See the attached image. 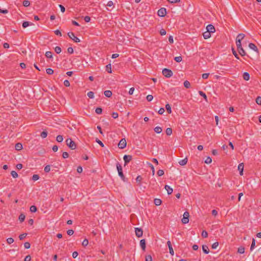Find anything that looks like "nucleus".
I'll list each match as a JSON object with an SVG mask.
<instances>
[{
    "mask_svg": "<svg viewBox=\"0 0 261 261\" xmlns=\"http://www.w3.org/2000/svg\"><path fill=\"white\" fill-rule=\"evenodd\" d=\"M116 167H117V169L118 170L119 176L121 177V178L122 179V180L123 181H125V178L123 173L122 168L121 165L119 163H118L116 164Z\"/></svg>",
    "mask_w": 261,
    "mask_h": 261,
    "instance_id": "1",
    "label": "nucleus"
},
{
    "mask_svg": "<svg viewBox=\"0 0 261 261\" xmlns=\"http://www.w3.org/2000/svg\"><path fill=\"white\" fill-rule=\"evenodd\" d=\"M66 145L71 149H75L76 147L75 143L70 138L66 139Z\"/></svg>",
    "mask_w": 261,
    "mask_h": 261,
    "instance_id": "2",
    "label": "nucleus"
},
{
    "mask_svg": "<svg viewBox=\"0 0 261 261\" xmlns=\"http://www.w3.org/2000/svg\"><path fill=\"white\" fill-rule=\"evenodd\" d=\"M162 73L165 77L168 78L170 77L173 75L172 71L170 69L167 68L163 69Z\"/></svg>",
    "mask_w": 261,
    "mask_h": 261,
    "instance_id": "3",
    "label": "nucleus"
},
{
    "mask_svg": "<svg viewBox=\"0 0 261 261\" xmlns=\"http://www.w3.org/2000/svg\"><path fill=\"white\" fill-rule=\"evenodd\" d=\"M189 213L188 212H185L183 215V218L181 220L183 224H187L189 221Z\"/></svg>",
    "mask_w": 261,
    "mask_h": 261,
    "instance_id": "4",
    "label": "nucleus"
},
{
    "mask_svg": "<svg viewBox=\"0 0 261 261\" xmlns=\"http://www.w3.org/2000/svg\"><path fill=\"white\" fill-rule=\"evenodd\" d=\"M67 35L71 39L74 41V42L77 43L80 41L79 38L76 37L73 33L69 32L67 33Z\"/></svg>",
    "mask_w": 261,
    "mask_h": 261,
    "instance_id": "5",
    "label": "nucleus"
},
{
    "mask_svg": "<svg viewBox=\"0 0 261 261\" xmlns=\"http://www.w3.org/2000/svg\"><path fill=\"white\" fill-rule=\"evenodd\" d=\"M118 147L120 149L124 148L126 146V141L124 138H123L120 140L118 143Z\"/></svg>",
    "mask_w": 261,
    "mask_h": 261,
    "instance_id": "6",
    "label": "nucleus"
},
{
    "mask_svg": "<svg viewBox=\"0 0 261 261\" xmlns=\"http://www.w3.org/2000/svg\"><path fill=\"white\" fill-rule=\"evenodd\" d=\"M166 13V9L165 8H161L158 11V15L160 17H164Z\"/></svg>",
    "mask_w": 261,
    "mask_h": 261,
    "instance_id": "7",
    "label": "nucleus"
},
{
    "mask_svg": "<svg viewBox=\"0 0 261 261\" xmlns=\"http://www.w3.org/2000/svg\"><path fill=\"white\" fill-rule=\"evenodd\" d=\"M132 159V156L130 155H124L123 160L124 161V165H127Z\"/></svg>",
    "mask_w": 261,
    "mask_h": 261,
    "instance_id": "8",
    "label": "nucleus"
},
{
    "mask_svg": "<svg viewBox=\"0 0 261 261\" xmlns=\"http://www.w3.org/2000/svg\"><path fill=\"white\" fill-rule=\"evenodd\" d=\"M136 235L137 237L140 238L143 236V230L140 228H135Z\"/></svg>",
    "mask_w": 261,
    "mask_h": 261,
    "instance_id": "9",
    "label": "nucleus"
},
{
    "mask_svg": "<svg viewBox=\"0 0 261 261\" xmlns=\"http://www.w3.org/2000/svg\"><path fill=\"white\" fill-rule=\"evenodd\" d=\"M206 30L207 31L209 32L210 33H214L215 32V28L214 26L212 24H208L206 27Z\"/></svg>",
    "mask_w": 261,
    "mask_h": 261,
    "instance_id": "10",
    "label": "nucleus"
},
{
    "mask_svg": "<svg viewBox=\"0 0 261 261\" xmlns=\"http://www.w3.org/2000/svg\"><path fill=\"white\" fill-rule=\"evenodd\" d=\"M167 244L168 246L169 249V253H170L171 255H174V251H173V249L172 248L171 242L170 241H168L167 242Z\"/></svg>",
    "mask_w": 261,
    "mask_h": 261,
    "instance_id": "11",
    "label": "nucleus"
},
{
    "mask_svg": "<svg viewBox=\"0 0 261 261\" xmlns=\"http://www.w3.org/2000/svg\"><path fill=\"white\" fill-rule=\"evenodd\" d=\"M249 47L250 49H253L256 53H258V48H257V46L254 43H249Z\"/></svg>",
    "mask_w": 261,
    "mask_h": 261,
    "instance_id": "12",
    "label": "nucleus"
},
{
    "mask_svg": "<svg viewBox=\"0 0 261 261\" xmlns=\"http://www.w3.org/2000/svg\"><path fill=\"white\" fill-rule=\"evenodd\" d=\"M238 170L240 171V174L241 175H243V169H244V164L243 163H240L239 164L238 167Z\"/></svg>",
    "mask_w": 261,
    "mask_h": 261,
    "instance_id": "13",
    "label": "nucleus"
},
{
    "mask_svg": "<svg viewBox=\"0 0 261 261\" xmlns=\"http://www.w3.org/2000/svg\"><path fill=\"white\" fill-rule=\"evenodd\" d=\"M140 246L143 251L145 250L146 249V242L145 239H142L140 242Z\"/></svg>",
    "mask_w": 261,
    "mask_h": 261,
    "instance_id": "14",
    "label": "nucleus"
},
{
    "mask_svg": "<svg viewBox=\"0 0 261 261\" xmlns=\"http://www.w3.org/2000/svg\"><path fill=\"white\" fill-rule=\"evenodd\" d=\"M165 189L167 191L168 195L171 194L173 192V189L171 188H170V186H169L168 185H166L165 186Z\"/></svg>",
    "mask_w": 261,
    "mask_h": 261,
    "instance_id": "15",
    "label": "nucleus"
},
{
    "mask_svg": "<svg viewBox=\"0 0 261 261\" xmlns=\"http://www.w3.org/2000/svg\"><path fill=\"white\" fill-rule=\"evenodd\" d=\"M15 148L16 150L19 151L22 149V145L20 143H17L15 144Z\"/></svg>",
    "mask_w": 261,
    "mask_h": 261,
    "instance_id": "16",
    "label": "nucleus"
},
{
    "mask_svg": "<svg viewBox=\"0 0 261 261\" xmlns=\"http://www.w3.org/2000/svg\"><path fill=\"white\" fill-rule=\"evenodd\" d=\"M33 25V23L32 22H30L29 21H23L22 26L23 28H26L29 25Z\"/></svg>",
    "mask_w": 261,
    "mask_h": 261,
    "instance_id": "17",
    "label": "nucleus"
},
{
    "mask_svg": "<svg viewBox=\"0 0 261 261\" xmlns=\"http://www.w3.org/2000/svg\"><path fill=\"white\" fill-rule=\"evenodd\" d=\"M238 52L239 54L242 56H244L246 55V53L243 48L242 47L238 48Z\"/></svg>",
    "mask_w": 261,
    "mask_h": 261,
    "instance_id": "18",
    "label": "nucleus"
},
{
    "mask_svg": "<svg viewBox=\"0 0 261 261\" xmlns=\"http://www.w3.org/2000/svg\"><path fill=\"white\" fill-rule=\"evenodd\" d=\"M211 33L208 31H206L205 32L203 33V36L204 38L205 39H207L210 38V37L211 36Z\"/></svg>",
    "mask_w": 261,
    "mask_h": 261,
    "instance_id": "19",
    "label": "nucleus"
},
{
    "mask_svg": "<svg viewBox=\"0 0 261 261\" xmlns=\"http://www.w3.org/2000/svg\"><path fill=\"white\" fill-rule=\"evenodd\" d=\"M202 251L204 253L208 254L210 251L208 246H207L206 245H203Z\"/></svg>",
    "mask_w": 261,
    "mask_h": 261,
    "instance_id": "20",
    "label": "nucleus"
},
{
    "mask_svg": "<svg viewBox=\"0 0 261 261\" xmlns=\"http://www.w3.org/2000/svg\"><path fill=\"white\" fill-rule=\"evenodd\" d=\"M187 162H188V159H187V158H186L184 159L181 160L180 161H179L178 163L180 165L184 166V165H185L187 163Z\"/></svg>",
    "mask_w": 261,
    "mask_h": 261,
    "instance_id": "21",
    "label": "nucleus"
},
{
    "mask_svg": "<svg viewBox=\"0 0 261 261\" xmlns=\"http://www.w3.org/2000/svg\"><path fill=\"white\" fill-rule=\"evenodd\" d=\"M104 94L107 97H111L112 95V92L110 90H106L104 92Z\"/></svg>",
    "mask_w": 261,
    "mask_h": 261,
    "instance_id": "22",
    "label": "nucleus"
},
{
    "mask_svg": "<svg viewBox=\"0 0 261 261\" xmlns=\"http://www.w3.org/2000/svg\"><path fill=\"white\" fill-rule=\"evenodd\" d=\"M243 79L245 81H248L250 79V75L248 72H244L243 73Z\"/></svg>",
    "mask_w": 261,
    "mask_h": 261,
    "instance_id": "23",
    "label": "nucleus"
},
{
    "mask_svg": "<svg viewBox=\"0 0 261 261\" xmlns=\"http://www.w3.org/2000/svg\"><path fill=\"white\" fill-rule=\"evenodd\" d=\"M154 203L156 205L159 206L161 204L162 200L160 199L155 198L154 200Z\"/></svg>",
    "mask_w": 261,
    "mask_h": 261,
    "instance_id": "24",
    "label": "nucleus"
},
{
    "mask_svg": "<svg viewBox=\"0 0 261 261\" xmlns=\"http://www.w3.org/2000/svg\"><path fill=\"white\" fill-rule=\"evenodd\" d=\"M136 180V181L137 182H138V185L139 186H141V181L142 180V177H141V176L138 175L137 177Z\"/></svg>",
    "mask_w": 261,
    "mask_h": 261,
    "instance_id": "25",
    "label": "nucleus"
},
{
    "mask_svg": "<svg viewBox=\"0 0 261 261\" xmlns=\"http://www.w3.org/2000/svg\"><path fill=\"white\" fill-rule=\"evenodd\" d=\"M25 218V215L23 214H21L19 216L18 219L20 222H22L23 221H24Z\"/></svg>",
    "mask_w": 261,
    "mask_h": 261,
    "instance_id": "26",
    "label": "nucleus"
},
{
    "mask_svg": "<svg viewBox=\"0 0 261 261\" xmlns=\"http://www.w3.org/2000/svg\"><path fill=\"white\" fill-rule=\"evenodd\" d=\"M154 130L155 133H158V134H160L162 132V129L161 127L160 126H156L154 128Z\"/></svg>",
    "mask_w": 261,
    "mask_h": 261,
    "instance_id": "27",
    "label": "nucleus"
},
{
    "mask_svg": "<svg viewBox=\"0 0 261 261\" xmlns=\"http://www.w3.org/2000/svg\"><path fill=\"white\" fill-rule=\"evenodd\" d=\"M245 252V248L244 247L241 246L238 248V252L240 254H243Z\"/></svg>",
    "mask_w": 261,
    "mask_h": 261,
    "instance_id": "28",
    "label": "nucleus"
},
{
    "mask_svg": "<svg viewBox=\"0 0 261 261\" xmlns=\"http://www.w3.org/2000/svg\"><path fill=\"white\" fill-rule=\"evenodd\" d=\"M244 37L245 34L241 33L237 36L236 39H239L240 41H241L242 39L244 38Z\"/></svg>",
    "mask_w": 261,
    "mask_h": 261,
    "instance_id": "29",
    "label": "nucleus"
},
{
    "mask_svg": "<svg viewBox=\"0 0 261 261\" xmlns=\"http://www.w3.org/2000/svg\"><path fill=\"white\" fill-rule=\"evenodd\" d=\"M165 107H166L167 112L169 114H171L172 112V111H171V108L170 105L168 103L166 104L165 106Z\"/></svg>",
    "mask_w": 261,
    "mask_h": 261,
    "instance_id": "30",
    "label": "nucleus"
},
{
    "mask_svg": "<svg viewBox=\"0 0 261 261\" xmlns=\"http://www.w3.org/2000/svg\"><path fill=\"white\" fill-rule=\"evenodd\" d=\"M166 133L167 136H170L172 133V129L171 128L168 127L166 130Z\"/></svg>",
    "mask_w": 261,
    "mask_h": 261,
    "instance_id": "31",
    "label": "nucleus"
},
{
    "mask_svg": "<svg viewBox=\"0 0 261 261\" xmlns=\"http://www.w3.org/2000/svg\"><path fill=\"white\" fill-rule=\"evenodd\" d=\"M106 70L108 73H112L111 65V64L106 65Z\"/></svg>",
    "mask_w": 261,
    "mask_h": 261,
    "instance_id": "32",
    "label": "nucleus"
},
{
    "mask_svg": "<svg viewBox=\"0 0 261 261\" xmlns=\"http://www.w3.org/2000/svg\"><path fill=\"white\" fill-rule=\"evenodd\" d=\"M199 94L201 96H202L206 101H207V96H206V94L203 92H202L201 91H199Z\"/></svg>",
    "mask_w": 261,
    "mask_h": 261,
    "instance_id": "33",
    "label": "nucleus"
},
{
    "mask_svg": "<svg viewBox=\"0 0 261 261\" xmlns=\"http://www.w3.org/2000/svg\"><path fill=\"white\" fill-rule=\"evenodd\" d=\"M37 208L35 205H32L30 207V211L33 213H35L37 211Z\"/></svg>",
    "mask_w": 261,
    "mask_h": 261,
    "instance_id": "34",
    "label": "nucleus"
},
{
    "mask_svg": "<svg viewBox=\"0 0 261 261\" xmlns=\"http://www.w3.org/2000/svg\"><path fill=\"white\" fill-rule=\"evenodd\" d=\"M236 45L237 48L242 47L241 41H240L239 39H236Z\"/></svg>",
    "mask_w": 261,
    "mask_h": 261,
    "instance_id": "35",
    "label": "nucleus"
},
{
    "mask_svg": "<svg viewBox=\"0 0 261 261\" xmlns=\"http://www.w3.org/2000/svg\"><path fill=\"white\" fill-rule=\"evenodd\" d=\"M184 85L186 88H189L190 87V83L188 81H185L184 82Z\"/></svg>",
    "mask_w": 261,
    "mask_h": 261,
    "instance_id": "36",
    "label": "nucleus"
},
{
    "mask_svg": "<svg viewBox=\"0 0 261 261\" xmlns=\"http://www.w3.org/2000/svg\"><path fill=\"white\" fill-rule=\"evenodd\" d=\"M55 51L57 54H60L61 52L62 49L60 46H56L55 48Z\"/></svg>",
    "mask_w": 261,
    "mask_h": 261,
    "instance_id": "37",
    "label": "nucleus"
},
{
    "mask_svg": "<svg viewBox=\"0 0 261 261\" xmlns=\"http://www.w3.org/2000/svg\"><path fill=\"white\" fill-rule=\"evenodd\" d=\"M47 136V132L46 131H43L40 135V136L42 138H45Z\"/></svg>",
    "mask_w": 261,
    "mask_h": 261,
    "instance_id": "38",
    "label": "nucleus"
},
{
    "mask_svg": "<svg viewBox=\"0 0 261 261\" xmlns=\"http://www.w3.org/2000/svg\"><path fill=\"white\" fill-rule=\"evenodd\" d=\"M45 56L47 58H52V53L51 51H46L45 53Z\"/></svg>",
    "mask_w": 261,
    "mask_h": 261,
    "instance_id": "39",
    "label": "nucleus"
},
{
    "mask_svg": "<svg viewBox=\"0 0 261 261\" xmlns=\"http://www.w3.org/2000/svg\"><path fill=\"white\" fill-rule=\"evenodd\" d=\"M255 101L257 104L258 105L261 106V97L260 96H257L255 99Z\"/></svg>",
    "mask_w": 261,
    "mask_h": 261,
    "instance_id": "40",
    "label": "nucleus"
},
{
    "mask_svg": "<svg viewBox=\"0 0 261 261\" xmlns=\"http://www.w3.org/2000/svg\"><path fill=\"white\" fill-rule=\"evenodd\" d=\"M63 140V136H61V135H58L57 137V138H56V140L58 142H62Z\"/></svg>",
    "mask_w": 261,
    "mask_h": 261,
    "instance_id": "41",
    "label": "nucleus"
},
{
    "mask_svg": "<svg viewBox=\"0 0 261 261\" xmlns=\"http://www.w3.org/2000/svg\"><path fill=\"white\" fill-rule=\"evenodd\" d=\"M46 73L49 75H51L54 73V70L51 68L46 69Z\"/></svg>",
    "mask_w": 261,
    "mask_h": 261,
    "instance_id": "42",
    "label": "nucleus"
},
{
    "mask_svg": "<svg viewBox=\"0 0 261 261\" xmlns=\"http://www.w3.org/2000/svg\"><path fill=\"white\" fill-rule=\"evenodd\" d=\"M255 239L253 238L252 239V243H251V247H250V250H252L254 247H255Z\"/></svg>",
    "mask_w": 261,
    "mask_h": 261,
    "instance_id": "43",
    "label": "nucleus"
},
{
    "mask_svg": "<svg viewBox=\"0 0 261 261\" xmlns=\"http://www.w3.org/2000/svg\"><path fill=\"white\" fill-rule=\"evenodd\" d=\"M102 110L101 108L100 107H98V108H97L95 110V112L97 114H100L102 113Z\"/></svg>",
    "mask_w": 261,
    "mask_h": 261,
    "instance_id": "44",
    "label": "nucleus"
},
{
    "mask_svg": "<svg viewBox=\"0 0 261 261\" xmlns=\"http://www.w3.org/2000/svg\"><path fill=\"white\" fill-rule=\"evenodd\" d=\"M11 174L13 178H17L18 177V174L15 171H12L11 172Z\"/></svg>",
    "mask_w": 261,
    "mask_h": 261,
    "instance_id": "45",
    "label": "nucleus"
},
{
    "mask_svg": "<svg viewBox=\"0 0 261 261\" xmlns=\"http://www.w3.org/2000/svg\"><path fill=\"white\" fill-rule=\"evenodd\" d=\"M30 2L29 1H24L23 2V6L24 7H28L30 6Z\"/></svg>",
    "mask_w": 261,
    "mask_h": 261,
    "instance_id": "46",
    "label": "nucleus"
},
{
    "mask_svg": "<svg viewBox=\"0 0 261 261\" xmlns=\"http://www.w3.org/2000/svg\"><path fill=\"white\" fill-rule=\"evenodd\" d=\"M164 170H161V169L159 170L158 171V172H157V174H158V176H161L163 175H164Z\"/></svg>",
    "mask_w": 261,
    "mask_h": 261,
    "instance_id": "47",
    "label": "nucleus"
},
{
    "mask_svg": "<svg viewBox=\"0 0 261 261\" xmlns=\"http://www.w3.org/2000/svg\"><path fill=\"white\" fill-rule=\"evenodd\" d=\"M39 179V176L38 174H34L32 176V180L34 181L37 180Z\"/></svg>",
    "mask_w": 261,
    "mask_h": 261,
    "instance_id": "48",
    "label": "nucleus"
},
{
    "mask_svg": "<svg viewBox=\"0 0 261 261\" xmlns=\"http://www.w3.org/2000/svg\"><path fill=\"white\" fill-rule=\"evenodd\" d=\"M88 96L90 98H94V93L92 91H90L87 93Z\"/></svg>",
    "mask_w": 261,
    "mask_h": 261,
    "instance_id": "49",
    "label": "nucleus"
},
{
    "mask_svg": "<svg viewBox=\"0 0 261 261\" xmlns=\"http://www.w3.org/2000/svg\"><path fill=\"white\" fill-rule=\"evenodd\" d=\"M212 159L210 158V157H207L206 160H205L204 162L207 164H210L212 163Z\"/></svg>",
    "mask_w": 261,
    "mask_h": 261,
    "instance_id": "50",
    "label": "nucleus"
},
{
    "mask_svg": "<svg viewBox=\"0 0 261 261\" xmlns=\"http://www.w3.org/2000/svg\"><path fill=\"white\" fill-rule=\"evenodd\" d=\"M88 244V240L87 239H84V240L82 242V245L84 247H86Z\"/></svg>",
    "mask_w": 261,
    "mask_h": 261,
    "instance_id": "51",
    "label": "nucleus"
},
{
    "mask_svg": "<svg viewBox=\"0 0 261 261\" xmlns=\"http://www.w3.org/2000/svg\"><path fill=\"white\" fill-rule=\"evenodd\" d=\"M201 235H202V237H203L204 238H206L208 236V233H207L206 231L203 230L202 232Z\"/></svg>",
    "mask_w": 261,
    "mask_h": 261,
    "instance_id": "52",
    "label": "nucleus"
},
{
    "mask_svg": "<svg viewBox=\"0 0 261 261\" xmlns=\"http://www.w3.org/2000/svg\"><path fill=\"white\" fill-rule=\"evenodd\" d=\"M145 261H152V257L150 255H147L145 257Z\"/></svg>",
    "mask_w": 261,
    "mask_h": 261,
    "instance_id": "53",
    "label": "nucleus"
},
{
    "mask_svg": "<svg viewBox=\"0 0 261 261\" xmlns=\"http://www.w3.org/2000/svg\"><path fill=\"white\" fill-rule=\"evenodd\" d=\"M7 243L11 244L14 242V239L12 238H9L7 239Z\"/></svg>",
    "mask_w": 261,
    "mask_h": 261,
    "instance_id": "54",
    "label": "nucleus"
},
{
    "mask_svg": "<svg viewBox=\"0 0 261 261\" xmlns=\"http://www.w3.org/2000/svg\"><path fill=\"white\" fill-rule=\"evenodd\" d=\"M27 235V233H26L21 234L20 235H19V238L20 240H22L26 237Z\"/></svg>",
    "mask_w": 261,
    "mask_h": 261,
    "instance_id": "55",
    "label": "nucleus"
},
{
    "mask_svg": "<svg viewBox=\"0 0 261 261\" xmlns=\"http://www.w3.org/2000/svg\"><path fill=\"white\" fill-rule=\"evenodd\" d=\"M174 60L177 62H180L182 60V58L180 56L176 57L174 58Z\"/></svg>",
    "mask_w": 261,
    "mask_h": 261,
    "instance_id": "56",
    "label": "nucleus"
},
{
    "mask_svg": "<svg viewBox=\"0 0 261 261\" xmlns=\"http://www.w3.org/2000/svg\"><path fill=\"white\" fill-rule=\"evenodd\" d=\"M153 96L151 95H148L147 96H146V99L147 100V101H151L152 99H153Z\"/></svg>",
    "mask_w": 261,
    "mask_h": 261,
    "instance_id": "57",
    "label": "nucleus"
},
{
    "mask_svg": "<svg viewBox=\"0 0 261 261\" xmlns=\"http://www.w3.org/2000/svg\"><path fill=\"white\" fill-rule=\"evenodd\" d=\"M219 245V243L218 242H216L214 243L212 245V248L213 249H216Z\"/></svg>",
    "mask_w": 261,
    "mask_h": 261,
    "instance_id": "58",
    "label": "nucleus"
},
{
    "mask_svg": "<svg viewBox=\"0 0 261 261\" xmlns=\"http://www.w3.org/2000/svg\"><path fill=\"white\" fill-rule=\"evenodd\" d=\"M232 54H233V55L235 56V57L237 59H239L240 58L238 56V55L237 54L236 51L233 49L232 48Z\"/></svg>",
    "mask_w": 261,
    "mask_h": 261,
    "instance_id": "59",
    "label": "nucleus"
},
{
    "mask_svg": "<svg viewBox=\"0 0 261 261\" xmlns=\"http://www.w3.org/2000/svg\"><path fill=\"white\" fill-rule=\"evenodd\" d=\"M24 247L25 249H29L31 247L30 243L29 242H25L24 244Z\"/></svg>",
    "mask_w": 261,
    "mask_h": 261,
    "instance_id": "60",
    "label": "nucleus"
},
{
    "mask_svg": "<svg viewBox=\"0 0 261 261\" xmlns=\"http://www.w3.org/2000/svg\"><path fill=\"white\" fill-rule=\"evenodd\" d=\"M69 236H72L74 233V231L72 229H69L66 231Z\"/></svg>",
    "mask_w": 261,
    "mask_h": 261,
    "instance_id": "61",
    "label": "nucleus"
},
{
    "mask_svg": "<svg viewBox=\"0 0 261 261\" xmlns=\"http://www.w3.org/2000/svg\"><path fill=\"white\" fill-rule=\"evenodd\" d=\"M50 170V167L49 165H47L44 167V171L45 172H48Z\"/></svg>",
    "mask_w": 261,
    "mask_h": 261,
    "instance_id": "62",
    "label": "nucleus"
},
{
    "mask_svg": "<svg viewBox=\"0 0 261 261\" xmlns=\"http://www.w3.org/2000/svg\"><path fill=\"white\" fill-rule=\"evenodd\" d=\"M96 142L98 144H99L101 147H104V144H103V143L100 140H99L98 139H97V138L96 139Z\"/></svg>",
    "mask_w": 261,
    "mask_h": 261,
    "instance_id": "63",
    "label": "nucleus"
},
{
    "mask_svg": "<svg viewBox=\"0 0 261 261\" xmlns=\"http://www.w3.org/2000/svg\"><path fill=\"white\" fill-rule=\"evenodd\" d=\"M31 259V257L30 255H27L24 259V261H30Z\"/></svg>",
    "mask_w": 261,
    "mask_h": 261,
    "instance_id": "64",
    "label": "nucleus"
}]
</instances>
